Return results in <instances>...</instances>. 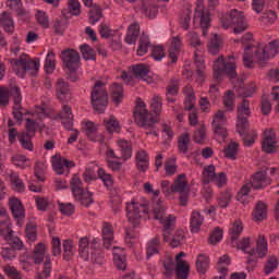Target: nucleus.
Segmentation results:
<instances>
[{"instance_id": "9b49d317", "label": "nucleus", "mask_w": 279, "mask_h": 279, "mask_svg": "<svg viewBox=\"0 0 279 279\" xmlns=\"http://www.w3.org/2000/svg\"><path fill=\"white\" fill-rule=\"evenodd\" d=\"M57 119H61V123L65 130L73 132L68 138V145H73L80 136V131L73 129V111L71 107L64 105L58 113Z\"/></svg>"}, {"instance_id": "412c9836", "label": "nucleus", "mask_w": 279, "mask_h": 279, "mask_svg": "<svg viewBox=\"0 0 279 279\" xmlns=\"http://www.w3.org/2000/svg\"><path fill=\"white\" fill-rule=\"evenodd\" d=\"M56 90L59 100L71 101V89L69 88V83L64 82V80H58Z\"/></svg>"}, {"instance_id": "f8f14e48", "label": "nucleus", "mask_w": 279, "mask_h": 279, "mask_svg": "<svg viewBox=\"0 0 279 279\" xmlns=\"http://www.w3.org/2000/svg\"><path fill=\"white\" fill-rule=\"evenodd\" d=\"M228 75L230 80L236 77V65L232 62H226L223 56H220L214 63V78L219 82L221 75Z\"/></svg>"}, {"instance_id": "ddd939ff", "label": "nucleus", "mask_w": 279, "mask_h": 279, "mask_svg": "<svg viewBox=\"0 0 279 279\" xmlns=\"http://www.w3.org/2000/svg\"><path fill=\"white\" fill-rule=\"evenodd\" d=\"M252 114L250 110V100L243 99L242 102L238 106V122H236V132L239 134H245L250 128V122L247 117Z\"/></svg>"}, {"instance_id": "7ed1b4c3", "label": "nucleus", "mask_w": 279, "mask_h": 279, "mask_svg": "<svg viewBox=\"0 0 279 279\" xmlns=\"http://www.w3.org/2000/svg\"><path fill=\"white\" fill-rule=\"evenodd\" d=\"M133 117L135 123L140 125V128L146 130V134L158 136V132L156 131V123H158V120L154 119V116L147 111L145 102L137 104Z\"/></svg>"}, {"instance_id": "774afa93", "label": "nucleus", "mask_w": 279, "mask_h": 279, "mask_svg": "<svg viewBox=\"0 0 279 279\" xmlns=\"http://www.w3.org/2000/svg\"><path fill=\"white\" fill-rule=\"evenodd\" d=\"M275 269H278V258H276V256H271L268 258L265 265V274L266 275L272 274Z\"/></svg>"}, {"instance_id": "4d7b16f0", "label": "nucleus", "mask_w": 279, "mask_h": 279, "mask_svg": "<svg viewBox=\"0 0 279 279\" xmlns=\"http://www.w3.org/2000/svg\"><path fill=\"white\" fill-rule=\"evenodd\" d=\"M230 202H232V194L229 191L220 193L218 197V206L220 208H228Z\"/></svg>"}, {"instance_id": "9d476101", "label": "nucleus", "mask_w": 279, "mask_h": 279, "mask_svg": "<svg viewBox=\"0 0 279 279\" xmlns=\"http://www.w3.org/2000/svg\"><path fill=\"white\" fill-rule=\"evenodd\" d=\"M7 97L13 100V117L16 121H23V114H27V111L21 105L23 101V95L21 94V88L16 85H10L8 89H5Z\"/></svg>"}, {"instance_id": "473e14b6", "label": "nucleus", "mask_w": 279, "mask_h": 279, "mask_svg": "<svg viewBox=\"0 0 279 279\" xmlns=\"http://www.w3.org/2000/svg\"><path fill=\"white\" fill-rule=\"evenodd\" d=\"M252 215L254 221H264V219H267V205L263 201H259Z\"/></svg>"}, {"instance_id": "c03bdc74", "label": "nucleus", "mask_w": 279, "mask_h": 279, "mask_svg": "<svg viewBox=\"0 0 279 279\" xmlns=\"http://www.w3.org/2000/svg\"><path fill=\"white\" fill-rule=\"evenodd\" d=\"M210 259L205 254H199L196 259V269L198 274H206Z\"/></svg>"}, {"instance_id": "c85d7f7f", "label": "nucleus", "mask_w": 279, "mask_h": 279, "mask_svg": "<svg viewBox=\"0 0 279 279\" xmlns=\"http://www.w3.org/2000/svg\"><path fill=\"white\" fill-rule=\"evenodd\" d=\"M204 225V216L199 211H192L190 219V228L191 232L197 233L202 230V226Z\"/></svg>"}, {"instance_id": "052dcab7", "label": "nucleus", "mask_w": 279, "mask_h": 279, "mask_svg": "<svg viewBox=\"0 0 279 279\" xmlns=\"http://www.w3.org/2000/svg\"><path fill=\"white\" fill-rule=\"evenodd\" d=\"M219 49H221V40L219 39V36H217L216 34L210 39L209 52L211 53V56H217V53H219Z\"/></svg>"}, {"instance_id": "7c9ffc66", "label": "nucleus", "mask_w": 279, "mask_h": 279, "mask_svg": "<svg viewBox=\"0 0 279 279\" xmlns=\"http://www.w3.org/2000/svg\"><path fill=\"white\" fill-rule=\"evenodd\" d=\"M201 17V27L203 36H208V27H210V14L208 11H196L195 19Z\"/></svg>"}, {"instance_id": "338daca9", "label": "nucleus", "mask_w": 279, "mask_h": 279, "mask_svg": "<svg viewBox=\"0 0 279 279\" xmlns=\"http://www.w3.org/2000/svg\"><path fill=\"white\" fill-rule=\"evenodd\" d=\"M92 263L96 265H104L106 263V257L100 248L92 251Z\"/></svg>"}, {"instance_id": "1a4fd4ad", "label": "nucleus", "mask_w": 279, "mask_h": 279, "mask_svg": "<svg viewBox=\"0 0 279 279\" xmlns=\"http://www.w3.org/2000/svg\"><path fill=\"white\" fill-rule=\"evenodd\" d=\"M10 63L22 70L20 77H24L25 73L35 77V75H38V70L40 69V62L32 60L25 52H23L19 59H11Z\"/></svg>"}, {"instance_id": "e433bc0d", "label": "nucleus", "mask_w": 279, "mask_h": 279, "mask_svg": "<svg viewBox=\"0 0 279 279\" xmlns=\"http://www.w3.org/2000/svg\"><path fill=\"white\" fill-rule=\"evenodd\" d=\"M174 271L177 275L175 279H187L189 274H191V269L186 262H178L177 266L174 267Z\"/></svg>"}, {"instance_id": "2f4dec72", "label": "nucleus", "mask_w": 279, "mask_h": 279, "mask_svg": "<svg viewBox=\"0 0 279 279\" xmlns=\"http://www.w3.org/2000/svg\"><path fill=\"white\" fill-rule=\"evenodd\" d=\"M7 8L16 12L17 16H27V9L23 7L21 0H7Z\"/></svg>"}, {"instance_id": "13d9d810", "label": "nucleus", "mask_w": 279, "mask_h": 279, "mask_svg": "<svg viewBox=\"0 0 279 279\" xmlns=\"http://www.w3.org/2000/svg\"><path fill=\"white\" fill-rule=\"evenodd\" d=\"M25 234H26V239L31 243H34V241L38 239V233L36 232V225H34L33 222H28L26 225Z\"/></svg>"}, {"instance_id": "8fccbe9b", "label": "nucleus", "mask_w": 279, "mask_h": 279, "mask_svg": "<svg viewBox=\"0 0 279 279\" xmlns=\"http://www.w3.org/2000/svg\"><path fill=\"white\" fill-rule=\"evenodd\" d=\"M113 263L117 269H120L121 271H125V269H128V263L125 262V254L123 253L114 252Z\"/></svg>"}, {"instance_id": "dca6fc26", "label": "nucleus", "mask_w": 279, "mask_h": 279, "mask_svg": "<svg viewBox=\"0 0 279 279\" xmlns=\"http://www.w3.org/2000/svg\"><path fill=\"white\" fill-rule=\"evenodd\" d=\"M9 208L11 210V215L17 223H21L23 219H25V207L21 199L16 197H11L9 199Z\"/></svg>"}, {"instance_id": "680f3d73", "label": "nucleus", "mask_w": 279, "mask_h": 279, "mask_svg": "<svg viewBox=\"0 0 279 279\" xmlns=\"http://www.w3.org/2000/svg\"><path fill=\"white\" fill-rule=\"evenodd\" d=\"M97 173L100 180L104 182L105 186H107V189H110V186L114 184V181L112 180V174L106 173V170L100 168L98 169Z\"/></svg>"}, {"instance_id": "49530a36", "label": "nucleus", "mask_w": 279, "mask_h": 279, "mask_svg": "<svg viewBox=\"0 0 279 279\" xmlns=\"http://www.w3.org/2000/svg\"><path fill=\"white\" fill-rule=\"evenodd\" d=\"M80 51L84 60H97V52L88 44L81 45Z\"/></svg>"}, {"instance_id": "6e6d98bb", "label": "nucleus", "mask_w": 279, "mask_h": 279, "mask_svg": "<svg viewBox=\"0 0 279 279\" xmlns=\"http://www.w3.org/2000/svg\"><path fill=\"white\" fill-rule=\"evenodd\" d=\"M29 159L25 157L24 155H14L12 157V162L15 167H19V169H27L29 167L28 163Z\"/></svg>"}, {"instance_id": "f03ea898", "label": "nucleus", "mask_w": 279, "mask_h": 279, "mask_svg": "<svg viewBox=\"0 0 279 279\" xmlns=\"http://www.w3.org/2000/svg\"><path fill=\"white\" fill-rule=\"evenodd\" d=\"M149 213V207L146 201L143 203L132 201L126 206V215L129 221L133 225L125 229V243L132 247V240L138 236L135 228H138V219H145Z\"/></svg>"}, {"instance_id": "0e129e2a", "label": "nucleus", "mask_w": 279, "mask_h": 279, "mask_svg": "<svg viewBox=\"0 0 279 279\" xmlns=\"http://www.w3.org/2000/svg\"><path fill=\"white\" fill-rule=\"evenodd\" d=\"M221 239H223V230H221L219 227H216L209 235V243L211 245H217Z\"/></svg>"}, {"instance_id": "4be33fe9", "label": "nucleus", "mask_w": 279, "mask_h": 279, "mask_svg": "<svg viewBox=\"0 0 279 279\" xmlns=\"http://www.w3.org/2000/svg\"><path fill=\"white\" fill-rule=\"evenodd\" d=\"M114 241V229L109 222H104L102 225V244L106 250H110Z\"/></svg>"}, {"instance_id": "a18cd8bd", "label": "nucleus", "mask_w": 279, "mask_h": 279, "mask_svg": "<svg viewBox=\"0 0 279 279\" xmlns=\"http://www.w3.org/2000/svg\"><path fill=\"white\" fill-rule=\"evenodd\" d=\"M149 35L143 33L140 37V46L137 48V56L143 57L149 49Z\"/></svg>"}, {"instance_id": "09e8293b", "label": "nucleus", "mask_w": 279, "mask_h": 279, "mask_svg": "<svg viewBox=\"0 0 279 279\" xmlns=\"http://www.w3.org/2000/svg\"><path fill=\"white\" fill-rule=\"evenodd\" d=\"M104 16V11H101V8L97 4H92V10L89 11V21L92 25H95V23H99L101 17Z\"/></svg>"}, {"instance_id": "cd10ccee", "label": "nucleus", "mask_w": 279, "mask_h": 279, "mask_svg": "<svg viewBox=\"0 0 279 279\" xmlns=\"http://www.w3.org/2000/svg\"><path fill=\"white\" fill-rule=\"evenodd\" d=\"M0 25L7 34H14V20L9 12H2L0 16Z\"/></svg>"}, {"instance_id": "4468645a", "label": "nucleus", "mask_w": 279, "mask_h": 279, "mask_svg": "<svg viewBox=\"0 0 279 279\" xmlns=\"http://www.w3.org/2000/svg\"><path fill=\"white\" fill-rule=\"evenodd\" d=\"M61 60L64 69H68L70 73H75L80 69V52L75 49L62 50Z\"/></svg>"}, {"instance_id": "c9c22d12", "label": "nucleus", "mask_w": 279, "mask_h": 279, "mask_svg": "<svg viewBox=\"0 0 279 279\" xmlns=\"http://www.w3.org/2000/svg\"><path fill=\"white\" fill-rule=\"evenodd\" d=\"M110 93H111V99L116 106H119L121 101H123V85L119 83H114L110 87Z\"/></svg>"}, {"instance_id": "aec40b11", "label": "nucleus", "mask_w": 279, "mask_h": 279, "mask_svg": "<svg viewBox=\"0 0 279 279\" xmlns=\"http://www.w3.org/2000/svg\"><path fill=\"white\" fill-rule=\"evenodd\" d=\"M269 184H271V179L267 177V172L258 171L253 175L251 186L258 191V189H265V186H269Z\"/></svg>"}, {"instance_id": "6ab92c4d", "label": "nucleus", "mask_w": 279, "mask_h": 279, "mask_svg": "<svg viewBox=\"0 0 279 279\" xmlns=\"http://www.w3.org/2000/svg\"><path fill=\"white\" fill-rule=\"evenodd\" d=\"M75 162L68 160L66 158H60L52 163V169L58 175H69V169H73Z\"/></svg>"}, {"instance_id": "3c124183", "label": "nucleus", "mask_w": 279, "mask_h": 279, "mask_svg": "<svg viewBox=\"0 0 279 279\" xmlns=\"http://www.w3.org/2000/svg\"><path fill=\"white\" fill-rule=\"evenodd\" d=\"M159 241H160V238L156 236L151 241L148 242V246L146 250L147 260H149V258H151V256H154V254H158V247L160 245Z\"/></svg>"}, {"instance_id": "a878e982", "label": "nucleus", "mask_w": 279, "mask_h": 279, "mask_svg": "<svg viewBox=\"0 0 279 279\" xmlns=\"http://www.w3.org/2000/svg\"><path fill=\"white\" fill-rule=\"evenodd\" d=\"M78 256L83 260H90V242L86 236L78 240Z\"/></svg>"}, {"instance_id": "69168bd1", "label": "nucleus", "mask_w": 279, "mask_h": 279, "mask_svg": "<svg viewBox=\"0 0 279 279\" xmlns=\"http://www.w3.org/2000/svg\"><path fill=\"white\" fill-rule=\"evenodd\" d=\"M166 175H174L178 171V166L175 165V158L170 157L165 163Z\"/></svg>"}, {"instance_id": "a211bd4d", "label": "nucleus", "mask_w": 279, "mask_h": 279, "mask_svg": "<svg viewBox=\"0 0 279 279\" xmlns=\"http://www.w3.org/2000/svg\"><path fill=\"white\" fill-rule=\"evenodd\" d=\"M0 234L3 236L4 241L11 245L13 250H23V241L19 236H14V231L10 228L0 229Z\"/></svg>"}, {"instance_id": "de8ad7c7", "label": "nucleus", "mask_w": 279, "mask_h": 279, "mask_svg": "<svg viewBox=\"0 0 279 279\" xmlns=\"http://www.w3.org/2000/svg\"><path fill=\"white\" fill-rule=\"evenodd\" d=\"M243 232V222L241 220H236L233 222L232 228L230 229V235H231V245H234V241L241 236V233Z\"/></svg>"}, {"instance_id": "f257e3e1", "label": "nucleus", "mask_w": 279, "mask_h": 279, "mask_svg": "<svg viewBox=\"0 0 279 279\" xmlns=\"http://www.w3.org/2000/svg\"><path fill=\"white\" fill-rule=\"evenodd\" d=\"M279 53V39L270 41L268 45L246 46L243 54V63L246 69H252L254 62L265 64L269 58Z\"/></svg>"}, {"instance_id": "6e6552de", "label": "nucleus", "mask_w": 279, "mask_h": 279, "mask_svg": "<svg viewBox=\"0 0 279 279\" xmlns=\"http://www.w3.org/2000/svg\"><path fill=\"white\" fill-rule=\"evenodd\" d=\"M267 252H269L267 239H265V235H258L256 240V247L246 252V254H248L246 269L248 271H254V269H256V264L258 263V259L254 256L257 254L258 258H265V256H267Z\"/></svg>"}, {"instance_id": "20e7f679", "label": "nucleus", "mask_w": 279, "mask_h": 279, "mask_svg": "<svg viewBox=\"0 0 279 279\" xmlns=\"http://www.w3.org/2000/svg\"><path fill=\"white\" fill-rule=\"evenodd\" d=\"M90 101L94 110L99 114L106 112L108 108V90L106 89V83L97 81L90 93Z\"/></svg>"}, {"instance_id": "2eb2a0df", "label": "nucleus", "mask_w": 279, "mask_h": 279, "mask_svg": "<svg viewBox=\"0 0 279 279\" xmlns=\"http://www.w3.org/2000/svg\"><path fill=\"white\" fill-rule=\"evenodd\" d=\"M278 148V137L276 136V132L271 130L265 131L262 142V151H264V154H276Z\"/></svg>"}, {"instance_id": "0eeeda50", "label": "nucleus", "mask_w": 279, "mask_h": 279, "mask_svg": "<svg viewBox=\"0 0 279 279\" xmlns=\"http://www.w3.org/2000/svg\"><path fill=\"white\" fill-rule=\"evenodd\" d=\"M70 186L72 190V194L74 195V199H76V202H80L82 206L88 208L90 204L95 203V199H93V193L84 190V187L82 186V179H80L77 174H74L71 179Z\"/></svg>"}, {"instance_id": "37998d69", "label": "nucleus", "mask_w": 279, "mask_h": 279, "mask_svg": "<svg viewBox=\"0 0 279 279\" xmlns=\"http://www.w3.org/2000/svg\"><path fill=\"white\" fill-rule=\"evenodd\" d=\"M216 169L217 168H215L214 165H209L204 169L202 179L203 184H210V182L215 180L217 175V172H215Z\"/></svg>"}, {"instance_id": "423d86ee", "label": "nucleus", "mask_w": 279, "mask_h": 279, "mask_svg": "<svg viewBox=\"0 0 279 279\" xmlns=\"http://www.w3.org/2000/svg\"><path fill=\"white\" fill-rule=\"evenodd\" d=\"M221 25L223 29H230V27H233V32L235 34H243V32L247 29L245 15L236 9L232 10L229 15L221 19Z\"/></svg>"}, {"instance_id": "f3484780", "label": "nucleus", "mask_w": 279, "mask_h": 279, "mask_svg": "<svg viewBox=\"0 0 279 279\" xmlns=\"http://www.w3.org/2000/svg\"><path fill=\"white\" fill-rule=\"evenodd\" d=\"M83 132L92 143H104V135L97 131V124L95 122H86L83 126Z\"/></svg>"}, {"instance_id": "393cba45", "label": "nucleus", "mask_w": 279, "mask_h": 279, "mask_svg": "<svg viewBox=\"0 0 279 279\" xmlns=\"http://www.w3.org/2000/svg\"><path fill=\"white\" fill-rule=\"evenodd\" d=\"M138 36H141V25H138V23H133L128 28L124 41L126 43V45H136Z\"/></svg>"}, {"instance_id": "79ce46f5", "label": "nucleus", "mask_w": 279, "mask_h": 279, "mask_svg": "<svg viewBox=\"0 0 279 279\" xmlns=\"http://www.w3.org/2000/svg\"><path fill=\"white\" fill-rule=\"evenodd\" d=\"M62 245H63V259L71 260V258H73V256L75 255V245L73 244V241L64 240Z\"/></svg>"}, {"instance_id": "ea45409f", "label": "nucleus", "mask_w": 279, "mask_h": 279, "mask_svg": "<svg viewBox=\"0 0 279 279\" xmlns=\"http://www.w3.org/2000/svg\"><path fill=\"white\" fill-rule=\"evenodd\" d=\"M189 145H191V135L183 133L179 136L178 147L181 154H189Z\"/></svg>"}, {"instance_id": "bb28decb", "label": "nucleus", "mask_w": 279, "mask_h": 279, "mask_svg": "<svg viewBox=\"0 0 279 279\" xmlns=\"http://www.w3.org/2000/svg\"><path fill=\"white\" fill-rule=\"evenodd\" d=\"M187 186L186 174L182 173L177 177L174 183L170 186V191H172V193H184Z\"/></svg>"}, {"instance_id": "5701e85b", "label": "nucleus", "mask_w": 279, "mask_h": 279, "mask_svg": "<svg viewBox=\"0 0 279 279\" xmlns=\"http://www.w3.org/2000/svg\"><path fill=\"white\" fill-rule=\"evenodd\" d=\"M182 47V37L173 36L171 38V46L168 50V58H170L172 63L178 62V54L180 53V48Z\"/></svg>"}, {"instance_id": "72a5a7b5", "label": "nucleus", "mask_w": 279, "mask_h": 279, "mask_svg": "<svg viewBox=\"0 0 279 279\" xmlns=\"http://www.w3.org/2000/svg\"><path fill=\"white\" fill-rule=\"evenodd\" d=\"M105 128L109 134H119L121 132V124L114 116H110L108 119L104 120Z\"/></svg>"}, {"instance_id": "a19ab883", "label": "nucleus", "mask_w": 279, "mask_h": 279, "mask_svg": "<svg viewBox=\"0 0 279 279\" xmlns=\"http://www.w3.org/2000/svg\"><path fill=\"white\" fill-rule=\"evenodd\" d=\"M194 63L196 66L197 75L201 77H204V71H206V64H204V57L199 54V50L194 51Z\"/></svg>"}, {"instance_id": "5fc2aeb1", "label": "nucleus", "mask_w": 279, "mask_h": 279, "mask_svg": "<svg viewBox=\"0 0 279 279\" xmlns=\"http://www.w3.org/2000/svg\"><path fill=\"white\" fill-rule=\"evenodd\" d=\"M34 263L35 265H40L43 260H45V244L38 243L35 247V254H34Z\"/></svg>"}, {"instance_id": "58836bf2", "label": "nucleus", "mask_w": 279, "mask_h": 279, "mask_svg": "<svg viewBox=\"0 0 279 279\" xmlns=\"http://www.w3.org/2000/svg\"><path fill=\"white\" fill-rule=\"evenodd\" d=\"M32 138H34V136L27 135L25 132H21L17 135V141L21 143L22 147L28 151H34V143H32Z\"/></svg>"}, {"instance_id": "e2e57ef3", "label": "nucleus", "mask_w": 279, "mask_h": 279, "mask_svg": "<svg viewBox=\"0 0 279 279\" xmlns=\"http://www.w3.org/2000/svg\"><path fill=\"white\" fill-rule=\"evenodd\" d=\"M51 276V258L46 257V260L44 263V270L43 272H38L36 278L37 279H46Z\"/></svg>"}, {"instance_id": "39448f33", "label": "nucleus", "mask_w": 279, "mask_h": 279, "mask_svg": "<svg viewBox=\"0 0 279 279\" xmlns=\"http://www.w3.org/2000/svg\"><path fill=\"white\" fill-rule=\"evenodd\" d=\"M154 218L157 219L161 225H163V241L169 240V234L174 228L175 217L169 215L167 216V211H165V206L162 205V201L158 199L153 206Z\"/></svg>"}, {"instance_id": "864d4df0", "label": "nucleus", "mask_w": 279, "mask_h": 279, "mask_svg": "<svg viewBox=\"0 0 279 279\" xmlns=\"http://www.w3.org/2000/svg\"><path fill=\"white\" fill-rule=\"evenodd\" d=\"M239 151V144L230 143L225 149L223 154L229 160H236V153Z\"/></svg>"}, {"instance_id": "b1692460", "label": "nucleus", "mask_w": 279, "mask_h": 279, "mask_svg": "<svg viewBox=\"0 0 279 279\" xmlns=\"http://www.w3.org/2000/svg\"><path fill=\"white\" fill-rule=\"evenodd\" d=\"M141 10L148 19L158 16V5L154 0H142Z\"/></svg>"}, {"instance_id": "f704fd0d", "label": "nucleus", "mask_w": 279, "mask_h": 279, "mask_svg": "<svg viewBox=\"0 0 279 279\" xmlns=\"http://www.w3.org/2000/svg\"><path fill=\"white\" fill-rule=\"evenodd\" d=\"M117 144L121 151L122 158L124 160H130V158H132V143L128 140H119Z\"/></svg>"}, {"instance_id": "4c0bfd02", "label": "nucleus", "mask_w": 279, "mask_h": 279, "mask_svg": "<svg viewBox=\"0 0 279 279\" xmlns=\"http://www.w3.org/2000/svg\"><path fill=\"white\" fill-rule=\"evenodd\" d=\"M235 97H234V92L232 90H227L222 104L223 107L226 108L227 112H233L234 108H236V105L234 104Z\"/></svg>"}, {"instance_id": "603ef678", "label": "nucleus", "mask_w": 279, "mask_h": 279, "mask_svg": "<svg viewBox=\"0 0 279 279\" xmlns=\"http://www.w3.org/2000/svg\"><path fill=\"white\" fill-rule=\"evenodd\" d=\"M44 66L46 73H53V71H56V54L53 53V50L48 52Z\"/></svg>"}, {"instance_id": "bf43d9fd", "label": "nucleus", "mask_w": 279, "mask_h": 279, "mask_svg": "<svg viewBox=\"0 0 279 279\" xmlns=\"http://www.w3.org/2000/svg\"><path fill=\"white\" fill-rule=\"evenodd\" d=\"M179 90H180V82H178V80L175 78H172L169 85L166 87V96L175 97Z\"/></svg>"}, {"instance_id": "c756f323", "label": "nucleus", "mask_w": 279, "mask_h": 279, "mask_svg": "<svg viewBox=\"0 0 279 279\" xmlns=\"http://www.w3.org/2000/svg\"><path fill=\"white\" fill-rule=\"evenodd\" d=\"M132 73L138 80H143L144 82L149 83V68L145 64H136L132 65Z\"/></svg>"}]
</instances>
